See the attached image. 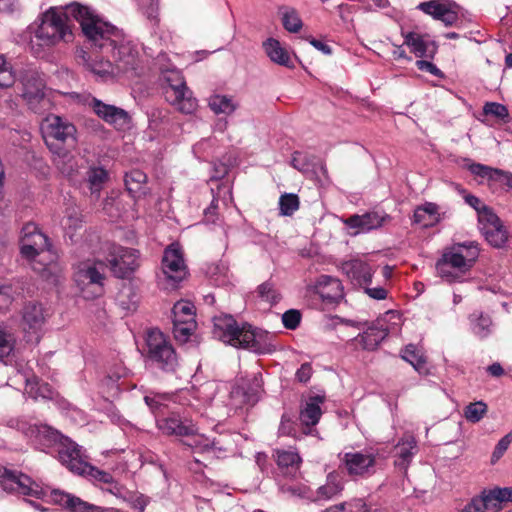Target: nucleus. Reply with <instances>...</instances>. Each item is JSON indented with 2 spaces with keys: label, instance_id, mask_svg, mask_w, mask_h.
<instances>
[{
  "label": "nucleus",
  "instance_id": "38",
  "mask_svg": "<svg viewBox=\"0 0 512 512\" xmlns=\"http://www.w3.org/2000/svg\"><path fill=\"white\" fill-rule=\"evenodd\" d=\"M417 8L423 11L425 14L430 15L435 20H440L446 25L448 24V4L446 1L431 0L422 2L418 5Z\"/></svg>",
  "mask_w": 512,
  "mask_h": 512
},
{
  "label": "nucleus",
  "instance_id": "45",
  "mask_svg": "<svg viewBox=\"0 0 512 512\" xmlns=\"http://www.w3.org/2000/svg\"><path fill=\"white\" fill-rule=\"evenodd\" d=\"M258 297L271 305L277 304L281 300V293L271 280H268L257 287Z\"/></svg>",
  "mask_w": 512,
  "mask_h": 512
},
{
  "label": "nucleus",
  "instance_id": "21",
  "mask_svg": "<svg viewBox=\"0 0 512 512\" xmlns=\"http://www.w3.org/2000/svg\"><path fill=\"white\" fill-rule=\"evenodd\" d=\"M213 335L219 340L231 344L239 328L231 315H219L213 318Z\"/></svg>",
  "mask_w": 512,
  "mask_h": 512
},
{
  "label": "nucleus",
  "instance_id": "59",
  "mask_svg": "<svg viewBox=\"0 0 512 512\" xmlns=\"http://www.w3.org/2000/svg\"><path fill=\"white\" fill-rule=\"evenodd\" d=\"M84 474H88V475L92 476L94 479H96L100 482L106 483V484H112L114 482L113 476L110 473H108L106 471L99 470V469L89 465L88 463H87V470L85 469Z\"/></svg>",
  "mask_w": 512,
  "mask_h": 512
},
{
  "label": "nucleus",
  "instance_id": "40",
  "mask_svg": "<svg viewBox=\"0 0 512 512\" xmlns=\"http://www.w3.org/2000/svg\"><path fill=\"white\" fill-rule=\"evenodd\" d=\"M396 449L400 458V461L396 462V464L406 468L414 454L413 450L416 449V440L414 436L405 435L401 441L398 442Z\"/></svg>",
  "mask_w": 512,
  "mask_h": 512
},
{
  "label": "nucleus",
  "instance_id": "26",
  "mask_svg": "<svg viewBox=\"0 0 512 512\" xmlns=\"http://www.w3.org/2000/svg\"><path fill=\"white\" fill-rule=\"evenodd\" d=\"M325 401L324 396H311L300 411V421L305 426H315L322 415L320 404Z\"/></svg>",
  "mask_w": 512,
  "mask_h": 512
},
{
  "label": "nucleus",
  "instance_id": "12",
  "mask_svg": "<svg viewBox=\"0 0 512 512\" xmlns=\"http://www.w3.org/2000/svg\"><path fill=\"white\" fill-rule=\"evenodd\" d=\"M50 502L68 512H108V509L90 504L81 498L62 490L54 489L49 494Z\"/></svg>",
  "mask_w": 512,
  "mask_h": 512
},
{
  "label": "nucleus",
  "instance_id": "63",
  "mask_svg": "<svg viewBox=\"0 0 512 512\" xmlns=\"http://www.w3.org/2000/svg\"><path fill=\"white\" fill-rule=\"evenodd\" d=\"M436 271L441 278L448 276V252L443 251L442 257L436 263Z\"/></svg>",
  "mask_w": 512,
  "mask_h": 512
},
{
  "label": "nucleus",
  "instance_id": "4",
  "mask_svg": "<svg viewBox=\"0 0 512 512\" xmlns=\"http://www.w3.org/2000/svg\"><path fill=\"white\" fill-rule=\"evenodd\" d=\"M163 79L167 83L164 89L166 100L182 113H193L197 108V100L186 86L182 73L177 69H169L163 72Z\"/></svg>",
  "mask_w": 512,
  "mask_h": 512
},
{
  "label": "nucleus",
  "instance_id": "54",
  "mask_svg": "<svg viewBox=\"0 0 512 512\" xmlns=\"http://www.w3.org/2000/svg\"><path fill=\"white\" fill-rule=\"evenodd\" d=\"M402 357L411 363L416 370H420L423 367L424 360L419 355L417 348L412 344L405 347Z\"/></svg>",
  "mask_w": 512,
  "mask_h": 512
},
{
  "label": "nucleus",
  "instance_id": "57",
  "mask_svg": "<svg viewBox=\"0 0 512 512\" xmlns=\"http://www.w3.org/2000/svg\"><path fill=\"white\" fill-rule=\"evenodd\" d=\"M14 348V338L12 334L0 330V358L10 355Z\"/></svg>",
  "mask_w": 512,
  "mask_h": 512
},
{
  "label": "nucleus",
  "instance_id": "41",
  "mask_svg": "<svg viewBox=\"0 0 512 512\" xmlns=\"http://www.w3.org/2000/svg\"><path fill=\"white\" fill-rule=\"evenodd\" d=\"M343 490V483L340 476L333 472L327 477L325 485L318 488L317 494L320 498L330 499Z\"/></svg>",
  "mask_w": 512,
  "mask_h": 512
},
{
  "label": "nucleus",
  "instance_id": "18",
  "mask_svg": "<svg viewBox=\"0 0 512 512\" xmlns=\"http://www.w3.org/2000/svg\"><path fill=\"white\" fill-rule=\"evenodd\" d=\"M314 289L315 293L329 304L338 303L344 296L341 281L328 275H321L317 279Z\"/></svg>",
  "mask_w": 512,
  "mask_h": 512
},
{
  "label": "nucleus",
  "instance_id": "62",
  "mask_svg": "<svg viewBox=\"0 0 512 512\" xmlns=\"http://www.w3.org/2000/svg\"><path fill=\"white\" fill-rule=\"evenodd\" d=\"M145 403L151 409V411L159 418V415H164V409H166V405L159 402L156 398L146 396L144 398Z\"/></svg>",
  "mask_w": 512,
  "mask_h": 512
},
{
  "label": "nucleus",
  "instance_id": "39",
  "mask_svg": "<svg viewBox=\"0 0 512 512\" xmlns=\"http://www.w3.org/2000/svg\"><path fill=\"white\" fill-rule=\"evenodd\" d=\"M108 179V172L101 167H92L87 172V182L91 195L98 199L104 183Z\"/></svg>",
  "mask_w": 512,
  "mask_h": 512
},
{
  "label": "nucleus",
  "instance_id": "58",
  "mask_svg": "<svg viewBox=\"0 0 512 512\" xmlns=\"http://www.w3.org/2000/svg\"><path fill=\"white\" fill-rule=\"evenodd\" d=\"M479 224H498L499 218L487 205H481L477 212Z\"/></svg>",
  "mask_w": 512,
  "mask_h": 512
},
{
  "label": "nucleus",
  "instance_id": "17",
  "mask_svg": "<svg viewBox=\"0 0 512 512\" xmlns=\"http://www.w3.org/2000/svg\"><path fill=\"white\" fill-rule=\"evenodd\" d=\"M58 456L61 463L67 466L69 470L79 475H84L85 469L87 470V463L81 459L80 450L74 442L65 438L60 443Z\"/></svg>",
  "mask_w": 512,
  "mask_h": 512
},
{
  "label": "nucleus",
  "instance_id": "43",
  "mask_svg": "<svg viewBox=\"0 0 512 512\" xmlns=\"http://www.w3.org/2000/svg\"><path fill=\"white\" fill-rule=\"evenodd\" d=\"M471 327L473 333L483 339L492 333V320L488 315H472L471 316Z\"/></svg>",
  "mask_w": 512,
  "mask_h": 512
},
{
  "label": "nucleus",
  "instance_id": "14",
  "mask_svg": "<svg viewBox=\"0 0 512 512\" xmlns=\"http://www.w3.org/2000/svg\"><path fill=\"white\" fill-rule=\"evenodd\" d=\"M341 270L350 282L358 287L370 285L375 272L369 263L360 258L342 262Z\"/></svg>",
  "mask_w": 512,
  "mask_h": 512
},
{
  "label": "nucleus",
  "instance_id": "53",
  "mask_svg": "<svg viewBox=\"0 0 512 512\" xmlns=\"http://www.w3.org/2000/svg\"><path fill=\"white\" fill-rule=\"evenodd\" d=\"M511 443H512V431L509 432L508 434H506L504 437H502L496 444V446L492 452V455H491V463L492 464L497 463L501 459V457L508 450Z\"/></svg>",
  "mask_w": 512,
  "mask_h": 512
},
{
  "label": "nucleus",
  "instance_id": "8",
  "mask_svg": "<svg viewBox=\"0 0 512 512\" xmlns=\"http://www.w3.org/2000/svg\"><path fill=\"white\" fill-rule=\"evenodd\" d=\"M21 96L35 112H40L47 104L45 98V82L43 78L35 71L26 72L21 80Z\"/></svg>",
  "mask_w": 512,
  "mask_h": 512
},
{
  "label": "nucleus",
  "instance_id": "7",
  "mask_svg": "<svg viewBox=\"0 0 512 512\" xmlns=\"http://www.w3.org/2000/svg\"><path fill=\"white\" fill-rule=\"evenodd\" d=\"M0 485L5 491L35 498H42L45 495L44 491L29 476L6 467H0Z\"/></svg>",
  "mask_w": 512,
  "mask_h": 512
},
{
  "label": "nucleus",
  "instance_id": "51",
  "mask_svg": "<svg viewBox=\"0 0 512 512\" xmlns=\"http://www.w3.org/2000/svg\"><path fill=\"white\" fill-rule=\"evenodd\" d=\"M485 116H493L495 119L507 123L509 121V112L505 105L497 102H487L483 107Z\"/></svg>",
  "mask_w": 512,
  "mask_h": 512
},
{
  "label": "nucleus",
  "instance_id": "11",
  "mask_svg": "<svg viewBox=\"0 0 512 512\" xmlns=\"http://www.w3.org/2000/svg\"><path fill=\"white\" fill-rule=\"evenodd\" d=\"M162 271L168 280L180 282L186 275V267L178 244L169 245L163 254Z\"/></svg>",
  "mask_w": 512,
  "mask_h": 512
},
{
  "label": "nucleus",
  "instance_id": "20",
  "mask_svg": "<svg viewBox=\"0 0 512 512\" xmlns=\"http://www.w3.org/2000/svg\"><path fill=\"white\" fill-rule=\"evenodd\" d=\"M104 264L102 262L89 264L85 263L75 274V280L79 284L94 285L100 291L105 279Z\"/></svg>",
  "mask_w": 512,
  "mask_h": 512
},
{
  "label": "nucleus",
  "instance_id": "15",
  "mask_svg": "<svg viewBox=\"0 0 512 512\" xmlns=\"http://www.w3.org/2000/svg\"><path fill=\"white\" fill-rule=\"evenodd\" d=\"M20 315V325L24 331H38L46 321L47 312L40 302L31 300L23 304Z\"/></svg>",
  "mask_w": 512,
  "mask_h": 512
},
{
  "label": "nucleus",
  "instance_id": "2",
  "mask_svg": "<svg viewBox=\"0 0 512 512\" xmlns=\"http://www.w3.org/2000/svg\"><path fill=\"white\" fill-rule=\"evenodd\" d=\"M22 256L29 261L33 271L50 284H56L61 275L58 255L51 250L48 236L38 226H24Z\"/></svg>",
  "mask_w": 512,
  "mask_h": 512
},
{
  "label": "nucleus",
  "instance_id": "24",
  "mask_svg": "<svg viewBox=\"0 0 512 512\" xmlns=\"http://www.w3.org/2000/svg\"><path fill=\"white\" fill-rule=\"evenodd\" d=\"M469 171L481 178L500 181L507 187L512 189V173L497 168H492L480 163H472L468 166Z\"/></svg>",
  "mask_w": 512,
  "mask_h": 512
},
{
  "label": "nucleus",
  "instance_id": "36",
  "mask_svg": "<svg viewBox=\"0 0 512 512\" xmlns=\"http://www.w3.org/2000/svg\"><path fill=\"white\" fill-rule=\"evenodd\" d=\"M442 220L439 206L435 203L426 202L418 206L414 211L415 224H438Z\"/></svg>",
  "mask_w": 512,
  "mask_h": 512
},
{
  "label": "nucleus",
  "instance_id": "13",
  "mask_svg": "<svg viewBox=\"0 0 512 512\" xmlns=\"http://www.w3.org/2000/svg\"><path fill=\"white\" fill-rule=\"evenodd\" d=\"M342 462L349 476L366 477L374 472L376 458L373 454L348 452L344 454Z\"/></svg>",
  "mask_w": 512,
  "mask_h": 512
},
{
  "label": "nucleus",
  "instance_id": "35",
  "mask_svg": "<svg viewBox=\"0 0 512 512\" xmlns=\"http://www.w3.org/2000/svg\"><path fill=\"white\" fill-rule=\"evenodd\" d=\"M291 165L302 173L314 171L315 167L318 166L323 175L326 176L327 168L325 164L314 156L303 154L301 152H295L291 159Z\"/></svg>",
  "mask_w": 512,
  "mask_h": 512
},
{
  "label": "nucleus",
  "instance_id": "34",
  "mask_svg": "<svg viewBox=\"0 0 512 512\" xmlns=\"http://www.w3.org/2000/svg\"><path fill=\"white\" fill-rule=\"evenodd\" d=\"M481 233L486 241L495 248L503 247L512 237L508 226H483Z\"/></svg>",
  "mask_w": 512,
  "mask_h": 512
},
{
  "label": "nucleus",
  "instance_id": "25",
  "mask_svg": "<svg viewBox=\"0 0 512 512\" xmlns=\"http://www.w3.org/2000/svg\"><path fill=\"white\" fill-rule=\"evenodd\" d=\"M26 434L30 437H34L38 444L44 447L61 443L65 439L57 430L48 425L29 426Z\"/></svg>",
  "mask_w": 512,
  "mask_h": 512
},
{
  "label": "nucleus",
  "instance_id": "44",
  "mask_svg": "<svg viewBox=\"0 0 512 512\" xmlns=\"http://www.w3.org/2000/svg\"><path fill=\"white\" fill-rule=\"evenodd\" d=\"M172 322L195 321L194 306L188 301H178L172 308Z\"/></svg>",
  "mask_w": 512,
  "mask_h": 512
},
{
  "label": "nucleus",
  "instance_id": "52",
  "mask_svg": "<svg viewBox=\"0 0 512 512\" xmlns=\"http://www.w3.org/2000/svg\"><path fill=\"white\" fill-rule=\"evenodd\" d=\"M486 412L487 405L482 401H478L470 403L468 406H466L464 410V416L468 421L476 423L484 417Z\"/></svg>",
  "mask_w": 512,
  "mask_h": 512
},
{
  "label": "nucleus",
  "instance_id": "6",
  "mask_svg": "<svg viewBox=\"0 0 512 512\" xmlns=\"http://www.w3.org/2000/svg\"><path fill=\"white\" fill-rule=\"evenodd\" d=\"M111 272L118 278H129L139 267L138 251L111 245L107 255Z\"/></svg>",
  "mask_w": 512,
  "mask_h": 512
},
{
  "label": "nucleus",
  "instance_id": "29",
  "mask_svg": "<svg viewBox=\"0 0 512 512\" xmlns=\"http://www.w3.org/2000/svg\"><path fill=\"white\" fill-rule=\"evenodd\" d=\"M405 44H407L411 51L417 57H429L432 56L436 50L433 42H431L425 36L411 32L405 36Z\"/></svg>",
  "mask_w": 512,
  "mask_h": 512
},
{
  "label": "nucleus",
  "instance_id": "46",
  "mask_svg": "<svg viewBox=\"0 0 512 512\" xmlns=\"http://www.w3.org/2000/svg\"><path fill=\"white\" fill-rule=\"evenodd\" d=\"M173 323V335L177 342L186 343L190 336L194 333L197 323L196 321H182Z\"/></svg>",
  "mask_w": 512,
  "mask_h": 512
},
{
  "label": "nucleus",
  "instance_id": "47",
  "mask_svg": "<svg viewBox=\"0 0 512 512\" xmlns=\"http://www.w3.org/2000/svg\"><path fill=\"white\" fill-rule=\"evenodd\" d=\"M486 512H499L502 509V500L498 494V487L481 491Z\"/></svg>",
  "mask_w": 512,
  "mask_h": 512
},
{
  "label": "nucleus",
  "instance_id": "19",
  "mask_svg": "<svg viewBox=\"0 0 512 512\" xmlns=\"http://www.w3.org/2000/svg\"><path fill=\"white\" fill-rule=\"evenodd\" d=\"M388 328L383 320L373 322L362 334L355 339L357 343L368 351H374L388 336Z\"/></svg>",
  "mask_w": 512,
  "mask_h": 512
},
{
  "label": "nucleus",
  "instance_id": "5",
  "mask_svg": "<svg viewBox=\"0 0 512 512\" xmlns=\"http://www.w3.org/2000/svg\"><path fill=\"white\" fill-rule=\"evenodd\" d=\"M480 255L475 241L455 243L450 246V282L466 280Z\"/></svg>",
  "mask_w": 512,
  "mask_h": 512
},
{
  "label": "nucleus",
  "instance_id": "3",
  "mask_svg": "<svg viewBox=\"0 0 512 512\" xmlns=\"http://www.w3.org/2000/svg\"><path fill=\"white\" fill-rule=\"evenodd\" d=\"M41 131L50 151L61 158L68 157V152L60 145H75L77 142V130L74 124L58 115H48L42 121Z\"/></svg>",
  "mask_w": 512,
  "mask_h": 512
},
{
  "label": "nucleus",
  "instance_id": "28",
  "mask_svg": "<svg viewBox=\"0 0 512 512\" xmlns=\"http://www.w3.org/2000/svg\"><path fill=\"white\" fill-rule=\"evenodd\" d=\"M278 468L284 475L295 477L300 464L301 458L297 452L277 450L274 455Z\"/></svg>",
  "mask_w": 512,
  "mask_h": 512
},
{
  "label": "nucleus",
  "instance_id": "23",
  "mask_svg": "<svg viewBox=\"0 0 512 512\" xmlns=\"http://www.w3.org/2000/svg\"><path fill=\"white\" fill-rule=\"evenodd\" d=\"M223 194L224 196L222 200H219L218 197H214L211 202V205L204 211L205 218L208 223H215L217 221L224 222L227 220L224 214L220 215L218 212L222 208H225L226 211L229 212L230 214L235 211L234 206H228L229 202H232L230 189L224 188Z\"/></svg>",
  "mask_w": 512,
  "mask_h": 512
},
{
  "label": "nucleus",
  "instance_id": "42",
  "mask_svg": "<svg viewBox=\"0 0 512 512\" xmlns=\"http://www.w3.org/2000/svg\"><path fill=\"white\" fill-rule=\"evenodd\" d=\"M388 214L382 210H373L363 215H353L344 224H383L389 219Z\"/></svg>",
  "mask_w": 512,
  "mask_h": 512
},
{
  "label": "nucleus",
  "instance_id": "56",
  "mask_svg": "<svg viewBox=\"0 0 512 512\" xmlns=\"http://www.w3.org/2000/svg\"><path fill=\"white\" fill-rule=\"evenodd\" d=\"M301 321V313L298 310L290 309L282 315V322L285 328L289 330L296 329Z\"/></svg>",
  "mask_w": 512,
  "mask_h": 512
},
{
  "label": "nucleus",
  "instance_id": "48",
  "mask_svg": "<svg viewBox=\"0 0 512 512\" xmlns=\"http://www.w3.org/2000/svg\"><path fill=\"white\" fill-rule=\"evenodd\" d=\"M282 24L291 33H297L303 25L298 12L292 8H288L282 13Z\"/></svg>",
  "mask_w": 512,
  "mask_h": 512
},
{
  "label": "nucleus",
  "instance_id": "33",
  "mask_svg": "<svg viewBox=\"0 0 512 512\" xmlns=\"http://www.w3.org/2000/svg\"><path fill=\"white\" fill-rule=\"evenodd\" d=\"M208 106L215 114L231 115L237 110L239 103L232 96L214 94L209 97Z\"/></svg>",
  "mask_w": 512,
  "mask_h": 512
},
{
  "label": "nucleus",
  "instance_id": "16",
  "mask_svg": "<svg viewBox=\"0 0 512 512\" xmlns=\"http://www.w3.org/2000/svg\"><path fill=\"white\" fill-rule=\"evenodd\" d=\"M260 385L256 378L252 383L242 381L240 384L234 386L230 392L231 405L235 408H242L245 405L253 406L258 401Z\"/></svg>",
  "mask_w": 512,
  "mask_h": 512
},
{
  "label": "nucleus",
  "instance_id": "60",
  "mask_svg": "<svg viewBox=\"0 0 512 512\" xmlns=\"http://www.w3.org/2000/svg\"><path fill=\"white\" fill-rule=\"evenodd\" d=\"M461 512H486L482 494L473 497L461 510Z\"/></svg>",
  "mask_w": 512,
  "mask_h": 512
},
{
  "label": "nucleus",
  "instance_id": "32",
  "mask_svg": "<svg viewBox=\"0 0 512 512\" xmlns=\"http://www.w3.org/2000/svg\"><path fill=\"white\" fill-rule=\"evenodd\" d=\"M146 357L159 369L167 373H174L178 366V358L174 348L164 349V351L146 355Z\"/></svg>",
  "mask_w": 512,
  "mask_h": 512
},
{
  "label": "nucleus",
  "instance_id": "61",
  "mask_svg": "<svg viewBox=\"0 0 512 512\" xmlns=\"http://www.w3.org/2000/svg\"><path fill=\"white\" fill-rule=\"evenodd\" d=\"M360 288H363L365 293L372 299L384 300L388 295V291L383 287L371 288L370 285H365Z\"/></svg>",
  "mask_w": 512,
  "mask_h": 512
},
{
  "label": "nucleus",
  "instance_id": "9",
  "mask_svg": "<svg viewBox=\"0 0 512 512\" xmlns=\"http://www.w3.org/2000/svg\"><path fill=\"white\" fill-rule=\"evenodd\" d=\"M81 98V101L89 106L105 122L114 125L117 129L128 127L130 117L124 109L105 104L91 95H83Z\"/></svg>",
  "mask_w": 512,
  "mask_h": 512
},
{
  "label": "nucleus",
  "instance_id": "49",
  "mask_svg": "<svg viewBox=\"0 0 512 512\" xmlns=\"http://www.w3.org/2000/svg\"><path fill=\"white\" fill-rule=\"evenodd\" d=\"M15 74L12 65L5 55L0 54V88H7L14 84Z\"/></svg>",
  "mask_w": 512,
  "mask_h": 512
},
{
  "label": "nucleus",
  "instance_id": "37",
  "mask_svg": "<svg viewBox=\"0 0 512 512\" xmlns=\"http://www.w3.org/2000/svg\"><path fill=\"white\" fill-rule=\"evenodd\" d=\"M146 355L159 353L164 349H173L169 339L157 328L150 329L146 336Z\"/></svg>",
  "mask_w": 512,
  "mask_h": 512
},
{
  "label": "nucleus",
  "instance_id": "1",
  "mask_svg": "<svg viewBox=\"0 0 512 512\" xmlns=\"http://www.w3.org/2000/svg\"><path fill=\"white\" fill-rule=\"evenodd\" d=\"M74 18L93 52L80 50L81 64L102 81H113L123 75H133L139 67L140 51L120 29L103 21L87 6L72 3L64 10L50 8L40 18L34 31L35 38L43 46H54L60 41L72 40L68 18Z\"/></svg>",
  "mask_w": 512,
  "mask_h": 512
},
{
  "label": "nucleus",
  "instance_id": "27",
  "mask_svg": "<svg viewBox=\"0 0 512 512\" xmlns=\"http://www.w3.org/2000/svg\"><path fill=\"white\" fill-rule=\"evenodd\" d=\"M22 291L23 282L19 279L0 282V311H7L15 298L22 295Z\"/></svg>",
  "mask_w": 512,
  "mask_h": 512
},
{
  "label": "nucleus",
  "instance_id": "50",
  "mask_svg": "<svg viewBox=\"0 0 512 512\" xmlns=\"http://www.w3.org/2000/svg\"><path fill=\"white\" fill-rule=\"evenodd\" d=\"M299 208V198L296 194L285 193L279 198V210L281 215L290 216Z\"/></svg>",
  "mask_w": 512,
  "mask_h": 512
},
{
  "label": "nucleus",
  "instance_id": "64",
  "mask_svg": "<svg viewBox=\"0 0 512 512\" xmlns=\"http://www.w3.org/2000/svg\"><path fill=\"white\" fill-rule=\"evenodd\" d=\"M312 375V367L310 363H304L296 372V378L301 383H306Z\"/></svg>",
  "mask_w": 512,
  "mask_h": 512
},
{
  "label": "nucleus",
  "instance_id": "55",
  "mask_svg": "<svg viewBox=\"0 0 512 512\" xmlns=\"http://www.w3.org/2000/svg\"><path fill=\"white\" fill-rule=\"evenodd\" d=\"M355 507L358 509L354 511L352 509L351 503L344 502V503L330 506L324 512H369L367 505L364 502H362L361 500H359L356 503Z\"/></svg>",
  "mask_w": 512,
  "mask_h": 512
},
{
  "label": "nucleus",
  "instance_id": "31",
  "mask_svg": "<svg viewBox=\"0 0 512 512\" xmlns=\"http://www.w3.org/2000/svg\"><path fill=\"white\" fill-rule=\"evenodd\" d=\"M263 49L272 62L281 66H290V54L277 39L268 38L263 42Z\"/></svg>",
  "mask_w": 512,
  "mask_h": 512
},
{
  "label": "nucleus",
  "instance_id": "10",
  "mask_svg": "<svg viewBox=\"0 0 512 512\" xmlns=\"http://www.w3.org/2000/svg\"><path fill=\"white\" fill-rule=\"evenodd\" d=\"M234 338L230 344L232 346L250 349L257 353L269 351V344L266 342L267 333L253 330L251 325L239 327Z\"/></svg>",
  "mask_w": 512,
  "mask_h": 512
},
{
  "label": "nucleus",
  "instance_id": "22",
  "mask_svg": "<svg viewBox=\"0 0 512 512\" xmlns=\"http://www.w3.org/2000/svg\"><path fill=\"white\" fill-rule=\"evenodd\" d=\"M157 426L164 434L176 436H192L196 429L191 423H185L176 416L157 418Z\"/></svg>",
  "mask_w": 512,
  "mask_h": 512
},
{
  "label": "nucleus",
  "instance_id": "30",
  "mask_svg": "<svg viewBox=\"0 0 512 512\" xmlns=\"http://www.w3.org/2000/svg\"><path fill=\"white\" fill-rule=\"evenodd\" d=\"M147 176L141 170H132L125 175V186L129 194L134 198H141L148 193L146 186Z\"/></svg>",
  "mask_w": 512,
  "mask_h": 512
}]
</instances>
